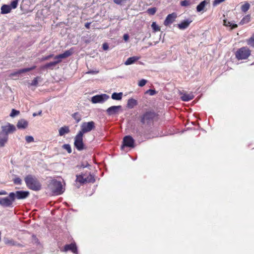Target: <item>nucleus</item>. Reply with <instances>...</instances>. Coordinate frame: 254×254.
<instances>
[{
    "instance_id": "f257e3e1",
    "label": "nucleus",
    "mask_w": 254,
    "mask_h": 254,
    "mask_svg": "<svg viewBox=\"0 0 254 254\" xmlns=\"http://www.w3.org/2000/svg\"><path fill=\"white\" fill-rule=\"evenodd\" d=\"M0 131V147H3L8 140V134L13 133L16 131V127L12 124L7 123L5 125L1 127Z\"/></svg>"
},
{
    "instance_id": "f03ea898",
    "label": "nucleus",
    "mask_w": 254,
    "mask_h": 254,
    "mask_svg": "<svg viewBox=\"0 0 254 254\" xmlns=\"http://www.w3.org/2000/svg\"><path fill=\"white\" fill-rule=\"evenodd\" d=\"M24 181L27 187L30 190L38 191L41 189V184L38 179L31 175L26 176Z\"/></svg>"
},
{
    "instance_id": "7ed1b4c3",
    "label": "nucleus",
    "mask_w": 254,
    "mask_h": 254,
    "mask_svg": "<svg viewBox=\"0 0 254 254\" xmlns=\"http://www.w3.org/2000/svg\"><path fill=\"white\" fill-rule=\"evenodd\" d=\"M48 187L54 195H60L64 191L62 183L56 180H52Z\"/></svg>"
},
{
    "instance_id": "20e7f679",
    "label": "nucleus",
    "mask_w": 254,
    "mask_h": 254,
    "mask_svg": "<svg viewBox=\"0 0 254 254\" xmlns=\"http://www.w3.org/2000/svg\"><path fill=\"white\" fill-rule=\"evenodd\" d=\"M251 55V51L247 47H243L239 49L236 52L235 56L239 60H246Z\"/></svg>"
},
{
    "instance_id": "39448f33",
    "label": "nucleus",
    "mask_w": 254,
    "mask_h": 254,
    "mask_svg": "<svg viewBox=\"0 0 254 254\" xmlns=\"http://www.w3.org/2000/svg\"><path fill=\"white\" fill-rule=\"evenodd\" d=\"M155 114L152 112H146L140 117V122L143 125L150 126L152 124Z\"/></svg>"
},
{
    "instance_id": "423d86ee",
    "label": "nucleus",
    "mask_w": 254,
    "mask_h": 254,
    "mask_svg": "<svg viewBox=\"0 0 254 254\" xmlns=\"http://www.w3.org/2000/svg\"><path fill=\"white\" fill-rule=\"evenodd\" d=\"M95 127V124L93 121L83 122L81 125V130L78 132L83 135L84 133L89 132Z\"/></svg>"
},
{
    "instance_id": "0eeeda50",
    "label": "nucleus",
    "mask_w": 254,
    "mask_h": 254,
    "mask_svg": "<svg viewBox=\"0 0 254 254\" xmlns=\"http://www.w3.org/2000/svg\"><path fill=\"white\" fill-rule=\"evenodd\" d=\"M13 194L10 192L8 196L4 197H0V205L4 207H10L12 206L13 203Z\"/></svg>"
},
{
    "instance_id": "6e6552de",
    "label": "nucleus",
    "mask_w": 254,
    "mask_h": 254,
    "mask_svg": "<svg viewBox=\"0 0 254 254\" xmlns=\"http://www.w3.org/2000/svg\"><path fill=\"white\" fill-rule=\"evenodd\" d=\"M83 136V135L81 134V133L78 132L74 137V145L79 151L82 150L84 149Z\"/></svg>"
},
{
    "instance_id": "1a4fd4ad",
    "label": "nucleus",
    "mask_w": 254,
    "mask_h": 254,
    "mask_svg": "<svg viewBox=\"0 0 254 254\" xmlns=\"http://www.w3.org/2000/svg\"><path fill=\"white\" fill-rule=\"evenodd\" d=\"M109 98V96L106 94L97 95L91 98V102L94 104L103 103Z\"/></svg>"
},
{
    "instance_id": "9d476101",
    "label": "nucleus",
    "mask_w": 254,
    "mask_h": 254,
    "mask_svg": "<svg viewBox=\"0 0 254 254\" xmlns=\"http://www.w3.org/2000/svg\"><path fill=\"white\" fill-rule=\"evenodd\" d=\"M13 195V199L14 201L15 199H23L27 198L29 195V192L28 191H23V190H18L15 192H11Z\"/></svg>"
},
{
    "instance_id": "9b49d317",
    "label": "nucleus",
    "mask_w": 254,
    "mask_h": 254,
    "mask_svg": "<svg viewBox=\"0 0 254 254\" xmlns=\"http://www.w3.org/2000/svg\"><path fill=\"white\" fill-rule=\"evenodd\" d=\"M73 53V51L72 49H70L69 50H67L65 51L64 53L60 54L59 55H57L54 57V59L56 60V61H54L55 62H57V64H59L62 62V60L63 59L66 58L69 56H70Z\"/></svg>"
},
{
    "instance_id": "f8f14e48",
    "label": "nucleus",
    "mask_w": 254,
    "mask_h": 254,
    "mask_svg": "<svg viewBox=\"0 0 254 254\" xmlns=\"http://www.w3.org/2000/svg\"><path fill=\"white\" fill-rule=\"evenodd\" d=\"M134 140L131 136H126L123 139V144L121 148L122 149H123L125 146L132 148L134 147Z\"/></svg>"
},
{
    "instance_id": "ddd939ff",
    "label": "nucleus",
    "mask_w": 254,
    "mask_h": 254,
    "mask_svg": "<svg viewBox=\"0 0 254 254\" xmlns=\"http://www.w3.org/2000/svg\"><path fill=\"white\" fill-rule=\"evenodd\" d=\"M177 14L175 12L172 13L171 14H169L166 17L164 21V24L165 26H168L170 24H172L175 21L176 18H177Z\"/></svg>"
},
{
    "instance_id": "4468645a",
    "label": "nucleus",
    "mask_w": 254,
    "mask_h": 254,
    "mask_svg": "<svg viewBox=\"0 0 254 254\" xmlns=\"http://www.w3.org/2000/svg\"><path fill=\"white\" fill-rule=\"evenodd\" d=\"M121 109V106H113L108 108L106 110V112L108 115L112 116L118 113Z\"/></svg>"
},
{
    "instance_id": "2eb2a0df",
    "label": "nucleus",
    "mask_w": 254,
    "mask_h": 254,
    "mask_svg": "<svg viewBox=\"0 0 254 254\" xmlns=\"http://www.w3.org/2000/svg\"><path fill=\"white\" fill-rule=\"evenodd\" d=\"M35 68H36V66L34 65V66H32L31 67L25 68H23V69H19V70H18L16 71H15V72H13L11 73L10 74V76H12V77L18 76L19 74H20L21 73H24V72H26L32 70H33Z\"/></svg>"
},
{
    "instance_id": "dca6fc26",
    "label": "nucleus",
    "mask_w": 254,
    "mask_h": 254,
    "mask_svg": "<svg viewBox=\"0 0 254 254\" xmlns=\"http://www.w3.org/2000/svg\"><path fill=\"white\" fill-rule=\"evenodd\" d=\"M68 251H71L73 253L78 254L77 247L75 243H71L64 246V251L67 252Z\"/></svg>"
},
{
    "instance_id": "f3484780",
    "label": "nucleus",
    "mask_w": 254,
    "mask_h": 254,
    "mask_svg": "<svg viewBox=\"0 0 254 254\" xmlns=\"http://www.w3.org/2000/svg\"><path fill=\"white\" fill-rule=\"evenodd\" d=\"M28 123L24 119L19 120L17 124V127L18 129H25L28 127Z\"/></svg>"
},
{
    "instance_id": "a211bd4d",
    "label": "nucleus",
    "mask_w": 254,
    "mask_h": 254,
    "mask_svg": "<svg viewBox=\"0 0 254 254\" xmlns=\"http://www.w3.org/2000/svg\"><path fill=\"white\" fill-rule=\"evenodd\" d=\"M191 22L192 21L190 19L185 20L179 23L178 27L180 29H185L189 27Z\"/></svg>"
},
{
    "instance_id": "6ab92c4d",
    "label": "nucleus",
    "mask_w": 254,
    "mask_h": 254,
    "mask_svg": "<svg viewBox=\"0 0 254 254\" xmlns=\"http://www.w3.org/2000/svg\"><path fill=\"white\" fill-rule=\"evenodd\" d=\"M209 3V1L204 0L201 1L196 7V11L197 12H201L202 11H205V6Z\"/></svg>"
},
{
    "instance_id": "aec40b11",
    "label": "nucleus",
    "mask_w": 254,
    "mask_h": 254,
    "mask_svg": "<svg viewBox=\"0 0 254 254\" xmlns=\"http://www.w3.org/2000/svg\"><path fill=\"white\" fill-rule=\"evenodd\" d=\"M223 25L225 26L230 27L231 29H233L238 27L237 24L233 23L232 21H228L227 19L225 18V15H223Z\"/></svg>"
},
{
    "instance_id": "412c9836",
    "label": "nucleus",
    "mask_w": 254,
    "mask_h": 254,
    "mask_svg": "<svg viewBox=\"0 0 254 254\" xmlns=\"http://www.w3.org/2000/svg\"><path fill=\"white\" fill-rule=\"evenodd\" d=\"M70 132L69 128L68 126H64L60 128L59 129V135L63 136L65 134H67Z\"/></svg>"
},
{
    "instance_id": "4be33fe9",
    "label": "nucleus",
    "mask_w": 254,
    "mask_h": 254,
    "mask_svg": "<svg viewBox=\"0 0 254 254\" xmlns=\"http://www.w3.org/2000/svg\"><path fill=\"white\" fill-rule=\"evenodd\" d=\"M139 59V57L136 56H133L130 57L127 59L125 62V64L126 65H130L134 63L136 61Z\"/></svg>"
},
{
    "instance_id": "5701e85b",
    "label": "nucleus",
    "mask_w": 254,
    "mask_h": 254,
    "mask_svg": "<svg viewBox=\"0 0 254 254\" xmlns=\"http://www.w3.org/2000/svg\"><path fill=\"white\" fill-rule=\"evenodd\" d=\"M137 101L133 98H130L128 100L127 103V107L129 109L133 108L134 106L137 105Z\"/></svg>"
},
{
    "instance_id": "b1692460",
    "label": "nucleus",
    "mask_w": 254,
    "mask_h": 254,
    "mask_svg": "<svg viewBox=\"0 0 254 254\" xmlns=\"http://www.w3.org/2000/svg\"><path fill=\"white\" fill-rule=\"evenodd\" d=\"M194 98V96L192 93L184 94L181 96V99L184 101H189Z\"/></svg>"
},
{
    "instance_id": "393cba45",
    "label": "nucleus",
    "mask_w": 254,
    "mask_h": 254,
    "mask_svg": "<svg viewBox=\"0 0 254 254\" xmlns=\"http://www.w3.org/2000/svg\"><path fill=\"white\" fill-rule=\"evenodd\" d=\"M85 181H86L85 180V174L76 175V182H79L80 184H82L86 183Z\"/></svg>"
},
{
    "instance_id": "a878e982",
    "label": "nucleus",
    "mask_w": 254,
    "mask_h": 254,
    "mask_svg": "<svg viewBox=\"0 0 254 254\" xmlns=\"http://www.w3.org/2000/svg\"><path fill=\"white\" fill-rule=\"evenodd\" d=\"M11 10V7L8 5H3L1 7V13L6 14L9 13Z\"/></svg>"
},
{
    "instance_id": "bb28decb",
    "label": "nucleus",
    "mask_w": 254,
    "mask_h": 254,
    "mask_svg": "<svg viewBox=\"0 0 254 254\" xmlns=\"http://www.w3.org/2000/svg\"><path fill=\"white\" fill-rule=\"evenodd\" d=\"M122 92H114L111 96V98L115 100H121L123 97Z\"/></svg>"
},
{
    "instance_id": "cd10ccee",
    "label": "nucleus",
    "mask_w": 254,
    "mask_h": 254,
    "mask_svg": "<svg viewBox=\"0 0 254 254\" xmlns=\"http://www.w3.org/2000/svg\"><path fill=\"white\" fill-rule=\"evenodd\" d=\"M56 64H57V62H55L54 61L52 62H50V63H47L43 66L42 68H46V69L49 68L51 69H53Z\"/></svg>"
},
{
    "instance_id": "c85d7f7f",
    "label": "nucleus",
    "mask_w": 254,
    "mask_h": 254,
    "mask_svg": "<svg viewBox=\"0 0 254 254\" xmlns=\"http://www.w3.org/2000/svg\"><path fill=\"white\" fill-rule=\"evenodd\" d=\"M251 20V16L248 14L246 15L243 18L240 22V25H244L245 24L249 23Z\"/></svg>"
},
{
    "instance_id": "c756f323",
    "label": "nucleus",
    "mask_w": 254,
    "mask_h": 254,
    "mask_svg": "<svg viewBox=\"0 0 254 254\" xmlns=\"http://www.w3.org/2000/svg\"><path fill=\"white\" fill-rule=\"evenodd\" d=\"M4 243L8 246H16L17 243L14 241L12 239H4Z\"/></svg>"
},
{
    "instance_id": "7c9ffc66",
    "label": "nucleus",
    "mask_w": 254,
    "mask_h": 254,
    "mask_svg": "<svg viewBox=\"0 0 254 254\" xmlns=\"http://www.w3.org/2000/svg\"><path fill=\"white\" fill-rule=\"evenodd\" d=\"M247 43L250 47L254 48V33L249 39L247 40Z\"/></svg>"
},
{
    "instance_id": "2f4dec72",
    "label": "nucleus",
    "mask_w": 254,
    "mask_h": 254,
    "mask_svg": "<svg viewBox=\"0 0 254 254\" xmlns=\"http://www.w3.org/2000/svg\"><path fill=\"white\" fill-rule=\"evenodd\" d=\"M72 117L76 121V123L79 122L81 120V115L78 112L73 114Z\"/></svg>"
},
{
    "instance_id": "473e14b6",
    "label": "nucleus",
    "mask_w": 254,
    "mask_h": 254,
    "mask_svg": "<svg viewBox=\"0 0 254 254\" xmlns=\"http://www.w3.org/2000/svg\"><path fill=\"white\" fill-rule=\"evenodd\" d=\"M85 180L86 183H94L95 181L94 176L91 174H89L87 176L85 175Z\"/></svg>"
},
{
    "instance_id": "72a5a7b5",
    "label": "nucleus",
    "mask_w": 254,
    "mask_h": 254,
    "mask_svg": "<svg viewBox=\"0 0 254 254\" xmlns=\"http://www.w3.org/2000/svg\"><path fill=\"white\" fill-rule=\"evenodd\" d=\"M250 7V4L248 2H246L241 6V10L242 11L246 12L249 9Z\"/></svg>"
},
{
    "instance_id": "f704fd0d",
    "label": "nucleus",
    "mask_w": 254,
    "mask_h": 254,
    "mask_svg": "<svg viewBox=\"0 0 254 254\" xmlns=\"http://www.w3.org/2000/svg\"><path fill=\"white\" fill-rule=\"evenodd\" d=\"M151 27L153 32H156L160 30V27L157 25L155 22H153L151 24Z\"/></svg>"
},
{
    "instance_id": "c9c22d12",
    "label": "nucleus",
    "mask_w": 254,
    "mask_h": 254,
    "mask_svg": "<svg viewBox=\"0 0 254 254\" xmlns=\"http://www.w3.org/2000/svg\"><path fill=\"white\" fill-rule=\"evenodd\" d=\"M63 148L67 150L68 153H70L72 151L70 145L69 144H64L62 146Z\"/></svg>"
},
{
    "instance_id": "e433bc0d",
    "label": "nucleus",
    "mask_w": 254,
    "mask_h": 254,
    "mask_svg": "<svg viewBox=\"0 0 254 254\" xmlns=\"http://www.w3.org/2000/svg\"><path fill=\"white\" fill-rule=\"evenodd\" d=\"M41 78L40 77L37 76L34 78V79L30 83L32 86H37L38 84V81Z\"/></svg>"
},
{
    "instance_id": "4c0bfd02",
    "label": "nucleus",
    "mask_w": 254,
    "mask_h": 254,
    "mask_svg": "<svg viewBox=\"0 0 254 254\" xmlns=\"http://www.w3.org/2000/svg\"><path fill=\"white\" fill-rule=\"evenodd\" d=\"M19 1V0H13L10 3V7H11V9H14L17 7L18 2Z\"/></svg>"
},
{
    "instance_id": "58836bf2",
    "label": "nucleus",
    "mask_w": 254,
    "mask_h": 254,
    "mask_svg": "<svg viewBox=\"0 0 254 254\" xmlns=\"http://www.w3.org/2000/svg\"><path fill=\"white\" fill-rule=\"evenodd\" d=\"M156 11L157 8L156 7L149 8L147 10L148 13L152 15H154L156 13Z\"/></svg>"
},
{
    "instance_id": "ea45409f",
    "label": "nucleus",
    "mask_w": 254,
    "mask_h": 254,
    "mask_svg": "<svg viewBox=\"0 0 254 254\" xmlns=\"http://www.w3.org/2000/svg\"><path fill=\"white\" fill-rule=\"evenodd\" d=\"M191 2L189 0H183L181 2V5L183 6H187L190 5Z\"/></svg>"
},
{
    "instance_id": "a19ab883",
    "label": "nucleus",
    "mask_w": 254,
    "mask_h": 254,
    "mask_svg": "<svg viewBox=\"0 0 254 254\" xmlns=\"http://www.w3.org/2000/svg\"><path fill=\"white\" fill-rule=\"evenodd\" d=\"M25 140L27 143H31L34 141L33 137L30 135L26 136Z\"/></svg>"
},
{
    "instance_id": "79ce46f5",
    "label": "nucleus",
    "mask_w": 254,
    "mask_h": 254,
    "mask_svg": "<svg viewBox=\"0 0 254 254\" xmlns=\"http://www.w3.org/2000/svg\"><path fill=\"white\" fill-rule=\"evenodd\" d=\"M19 114V111L16 110L15 109H12L10 114V116L11 117H14L15 116L18 115Z\"/></svg>"
},
{
    "instance_id": "37998d69",
    "label": "nucleus",
    "mask_w": 254,
    "mask_h": 254,
    "mask_svg": "<svg viewBox=\"0 0 254 254\" xmlns=\"http://www.w3.org/2000/svg\"><path fill=\"white\" fill-rule=\"evenodd\" d=\"M146 83H147V80L145 79H142L139 81V82L138 83V85L140 87H143V86H144L145 85V84Z\"/></svg>"
},
{
    "instance_id": "c03bdc74",
    "label": "nucleus",
    "mask_w": 254,
    "mask_h": 254,
    "mask_svg": "<svg viewBox=\"0 0 254 254\" xmlns=\"http://www.w3.org/2000/svg\"><path fill=\"white\" fill-rule=\"evenodd\" d=\"M13 182L16 185H21V180L20 178L17 177L13 179Z\"/></svg>"
},
{
    "instance_id": "a18cd8bd",
    "label": "nucleus",
    "mask_w": 254,
    "mask_h": 254,
    "mask_svg": "<svg viewBox=\"0 0 254 254\" xmlns=\"http://www.w3.org/2000/svg\"><path fill=\"white\" fill-rule=\"evenodd\" d=\"M146 93L149 94L151 96H153L156 93V91L153 89H149L146 91Z\"/></svg>"
},
{
    "instance_id": "49530a36",
    "label": "nucleus",
    "mask_w": 254,
    "mask_h": 254,
    "mask_svg": "<svg viewBox=\"0 0 254 254\" xmlns=\"http://www.w3.org/2000/svg\"><path fill=\"white\" fill-rule=\"evenodd\" d=\"M54 56V55L53 54H51V55H49L47 56H45L44 57H43L42 59H41V61H46V60H49L50 59L52 58V57H53Z\"/></svg>"
},
{
    "instance_id": "de8ad7c7",
    "label": "nucleus",
    "mask_w": 254,
    "mask_h": 254,
    "mask_svg": "<svg viewBox=\"0 0 254 254\" xmlns=\"http://www.w3.org/2000/svg\"><path fill=\"white\" fill-rule=\"evenodd\" d=\"M224 0H215L213 2V6H216Z\"/></svg>"
},
{
    "instance_id": "09e8293b",
    "label": "nucleus",
    "mask_w": 254,
    "mask_h": 254,
    "mask_svg": "<svg viewBox=\"0 0 254 254\" xmlns=\"http://www.w3.org/2000/svg\"><path fill=\"white\" fill-rule=\"evenodd\" d=\"M102 48L104 50H107L109 49V46L107 43H104Z\"/></svg>"
},
{
    "instance_id": "8fccbe9b",
    "label": "nucleus",
    "mask_w": 254,
    "mask_h": 254,
    "mask_svg": "<svg viewBox=\"0 0 254 254\" xmlns=\"http://www.w3.org/2000/svg\"><path fill=\"white\" fill-rule=\"evenodd\" d=\"M125 0H113L114 2L117 4H121Z\"/></svg>"
},
{
    "instance_id": "3c124183",
    "label": "nucleus",
    "mask_w": 254,
    "mask_h": 254,
    "mask_svg": "<svg viewBox=\"0 0 254 254\" xmlns=\"http://www.w3.org/2000/svg\"><path fill=\"white\" fill-rule=\"evenodd\" d=\"M98 73V71L97 70H90L86 72L87 74H96Z\"/></svg>"
},
{
    "instance_id": "603ef678",
    "label": "nucleus",
    "mask_w": 254,
    "mask_h": 254,
    "mask_svg": "<svg viewBox=\"0 0 254 254\" xmlns=\"http://www.w3.org/2000/svg\"><path fill=\"white\" fill-rule=\"evenodd\" d=\"M42 110H40V111L38 112V113H34L33 114V117H36L38 115L39 116H41L42 115Z\"/></svg>"
},
{
    "instance_id": "864d4df0",
    "label": "nucleus",
    "mask_w": 254,
    "mask_h": 254,
    "mask_svg": "<svg viewBox=\"0 0 254 254\" xmlns=\"http://www.w3.org/2000/svg\"><path fill=\"white\" fill-rule=\"evenodd\" d=\"M7 194V192L4 190H0V195H6Z\"/></svg>"
},
{
    "instance_id": "5fc2aeb1",
    "label": "nucleus",
    "mask_w": 254,
    "mask_h": 254,
    "mask_svg": "<svg viewBox=\"0 0 254 254\" xmlns=\"http://www.w3.org/2000/svg\"><path fill=\"white\" fill-rule=\"evenodd\" d=\"M128 38H129V36L127 34H124V39L125 40V41H127Z\"/></svg>"
},
{
    "instance_id": "6e6d98bb",
    "label": "nucleus",
    "mask_w": 254,
    "mask_h": 254,
    "mask_svg": "<svg viewBox=\"0 0 254 254\" xmlns=\"http://www.w3.org/2000/svg\"><path fill=\"white\" fill-rule=\"evenodd\" d=\"M90 24H91V23L90 22H87L85 24V27L87 28V29H89L90 28Z\"/></svg>"
},
{
    "instance_id": "4d7b16f0",
    "label": "nucleus",
    "mask_w": 254,
    "mask_h": 254,
    "mask_svg": "<svg viewBox=\"0 0 254 254\" xmlns=\"http://www.w3.org/2000/svg\"><path fill=\"white\" fill-rule=\"evenodd\" d=\"M89 166V164H88L87 165H86L85 166H83V168H84V167H87V166Z\"/></svg>"
}]
</instances>
